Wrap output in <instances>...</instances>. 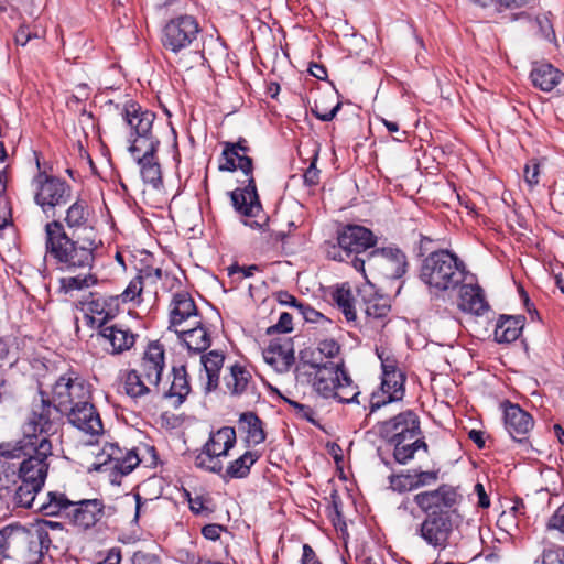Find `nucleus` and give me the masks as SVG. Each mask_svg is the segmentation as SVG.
<instances>
[{"label": "nucleus", "instance_id": "52", "mask_svg": "<svg viewBox=\"0 0 564 564\" xmlns=\"http://www.w3.org/2000/svg\"><path fill=\"white\" fill-rule=\"evenodd\" d=\"M292 315L283 312L281 313L276 324L267 329V334L272 335L275 333H289L293 329Z\"/></svg>", "mask_w": 564, "mask_h": 564}, {"label": "nucleus", "instance_id": "15", "mask_svg": "<svg viewBox=\"0 0 564 564\" xmlns=\"http://www.w3.org/2000/svg\"><path fill=\"white\" fill-rule=\"evenodd\" d=\"M64 223L68 237H86L99 239L98 231L94 225L93 210L84 199L75 200L65 212Z\"/></svg>", "mask_w": 564, "mask_h": 564}, {"label": "nucleus", "instance_id": "16", "mask_svg": "<svg viewBox=\"0 0 564 564\" xmlns=\"http://www.w3.org/2000/svg\"><path fill=\"white\" fill-rule=\"evenodd\" d=\"M380 433L390 444L416 437L417 434H422L419 416L410 410L399 413L382 423Z\"/></svg>", "mask_w": 564, "mask_h": 564}, {"label": "nucleus", "instance_id": "56", "mask_svg": "<svg viewBox=\"0 0 564 564\" xmlns=\"http://www.w3.org/2000/svg\"><path fill=\"white\" fill-rule=\"evenodd\" d=\"M340 350L339 344L335 339H324L318 344V351L327 358H334Z\"/></svg>", "mask_w": 564, "mask_h": 564}, {"label": "nucleus", "instance_id": "53", "mask_svg": "<svg viewBox=\"0 0 564 564\" xmlns=\"http://www.w3.org/2000/svg\"><path fill=\"white\" fill-rule=\"evenodd\" d=\"M33 39H40V35L26 24H21L14 34V42L19 46H25Z\"/></svg>", "mask_w": 564, "mask_h": 564}, {"label": "nucleus", "instance_id": "28", "mask_svg": "<svg viewBox=\"0 0 564 564\" xmlns=\"http://www.w3.org/2000/svg\"><path fill=\"white\" fill-rule=\"evenodd\" d=\"M563 78L564 74L549 63H534L530 72L533 86L546 93L558 86Z\"/></svg>", "mask_w": 564, "mask_h": 564}, {"label": "nucleus", "instance_id": "40", "mask_svg": "<svg viewBox=\"0 0 564 564\" xmlns=\"http://www.w3.org/2000/svg\"><path fill=\"white\" fill-rule=\"evenodd\" d=\"M259 455L247 451L243 455L231 462L226 469V477L231 479L245 478L249 475L251 467L258 460Z\"/></svg>", "mask_w": 564, "mask_h": 564}, {"label": "nucleus", "instance_id": "17", "mask_svg": "<svg viewBox=\"0 0 564 564\" xmlns=\"http://www.w3.org/2000/svg\"><path fill=\"white\" fill-rule=\"evenodd\" d=\"M102 455L107 459L99 464L97 469L113 470L119 476L130 474L141 462L135 449H123L117 444H107Z\"/></svg>", "mask_w": 564, "mask_h": 564}, {"label": "nucleus", "instance_id": "42", "mask_svg": "<svg viewBox=\"0 0 564 564\" xmlns=\"http://www.w3.org/2000/svg\"><path fill=\"white\" fill-rule=\"evenodd\" d=\"M340 380L344 383L343 389L337 388L335 391V394H333L330 398H334L338 402H341V403H351V402L358 403L357 398L359 395V391L357 390V387L352 386V380L347 375L346 371H344V373H341Z\"/></svg>", "mask_w": 564, "mask_h": 564}, {"label": "nucleus", "instance_id": "29", "mask_svg": "<svg viewBox=\"0 0 564 564\" xmlns=\"http://www.w3.org/2000/svg\"><path fill=\"white\" fill-rule=\"evenodd\" d=\"M362 310L369 323L373 326H383L391 310L390 299L379 294L364 295Z\"/></svg>", "mask_w": 564, "mask_h": 564}, {"label": "nucleus", "instance_id": "27", "mask_svg": "<svg viewBox=\"0 0 564 564\" xmlns=\"http://www.w3.org/2000/svg\"><path fill=\"white\" fill-rule=\"evenodd\" d=\"M458 307L463 312L475 315H482L489 310V304L485 300V294L479 285L464 284L459 285Z\"/></svg>", "mask_w": 564, "mask_h": 564}, {"label": "nucleus", "instance_id": "61", "mask_svg": "<svg viewBox=\"0 0 564 564\" xmlns=\"http://www.w3.org/2000/svg\"><path fill=\"white\" fill-rule=\"evenodd\" d=\"M288 402L291 406H293V409L296 411V414L300 417L305 419L306 421H308L311 423H315V419H314L315 412L310 405L302 404V403H299L296 401H291V400H289Z\"/></svg>", "mask_w": 564, "mask_h": 564}, {"label": "nucleus", "instance_id": "33", "mask_svg": "<svg viewBox=\"0 0 564 564\" xmlns=\"http://www.w3.org/2000/svg\"><path fill=\"white\" fill-rule=\"evenodd\" d=\"M177 337L186 345L187 349L194 352H202L210 346V336L202 322L195 323V326L187 330L175 329Z\"/></svg>", "mask_w": 564, "mask_h": 564}, {"label": "nucleus", "instance_id": "45", "mask_svg": "<svg viewBox=\"0 0 564 564\" xmlns=\"http://www.w3.org/2000/svg\"><path fill=\"white\" fill-rule=\"evenodd\" d=\"M142 290L143 283L141 281V278H138L137 275L130 281L126 290L121 294L112 296L111 301L116 302L117 306L119 307L120 301L122 303H128L134 301L137 297H140Z\"/></svg>", "mask_w": 564, "mask_h": 564}, {"label": "nucleus", "instance_id": "22", "mask_svg": "<svg viewBox=\"0 0 564 564\" xmlns=\"http://www.w3.org/2000/svg\"><path fill=\"white\" fill-rule=\"evenodd\" d=\"M99 336L105 345H109L107 350L113 355L121 354L131 349L135 343L137 335L129 328L121 325L100 324Z\"/></svg>", "mask_w": 564, "mask_h": 564}, {"label": "nucleus", "instance_id": "10", "mask_svg": "<svg viewBox=\"0 0 564 564\" xmlns=\"http://www.w3.org/2000/svg\"><path fill=\"white\" fill-rule=\"evenodd\" d=\"M365 265L372 273L384 279H400L406 271L405 254L398 248H378L366 254V258L354 257L352 267L365 271Z\"/></svg>", "mask_w": 564, "mask_h": 564}, {"label": "nucleus", "instance_id": "3", "mask_svg": "<svg viewBox=\"0 0 564 564\" xmlns=\"http://www.w3.org/2000/svg\"><path fill=\"white\" fill-rule=\"evenodd\" d=\"M249 150L247 141L242 138L234 143L227 142L223 150L219 170L228 172L240 170L248 177L245 188H236L230 192V199L235 210L241 216L256 218L254 220H243V224L250 228L260 229L267 225L268 218L262 215V205L252 175V159L247 155Z\"/></svg>", "mask_w": 564, "mask_h": 564}, {"label": "nucleus", "instance_id": "14", "mask_svg": "<svg viewBox=\"0 0 564 564\" xmlns=\"http://www.w3.org/2000/svg\"><path fill=\"white\" fill-rule=\"evenodd\" d=\"M202 29L195 17L182 14L171 19L162 31V45L173 54L188 48L198 37Z\"/></svg>", "mask_w": 564, "mask_h": 564}, {"label": "nucleus", "instance_id": "50", "mask_svg": "<svg viewBox=\"0 0 564 564\" xmlns=\"http://www.w3.org/2000/svg\"><path fill=\"white\" fill-rule=\"evenodd\" d=\"M377 356L381 361V368H382V377H388V375L402 372L400 369H398L397 360L386 354L384 350L376 349Z\"/></svg>", "mask_w": 564, "mask_h": 564}, {"label": "nucleus", "instance_id": "64", "mask_svg": "<svg viewBox=\"0 0 564 564\" xmlns=\"http://www.w3.org/2000/svg\"><path fill=\"white\" fill-rule=\"evenodd\" d=\"M301 564H322V562L318 560L315 551L308 544L303 545V554H302V558H301Z\"/></svg>", "mask_w": 564, "mask_h": 564}, {"label": "nucleus", "instance_id": "5", "mask_svg": "<svg viewBox=\"0 0 564 564\" xmlns=\"http://www.w3.org/2000/svg\"><path fill=\"white\" fill-rule=\"evenodd\" d=\"M42 508L44 516L62 517L80 532L95 528L105 517L102 500L94 498L73 501L58 491H50L48 502L42 505Z\"/></svg>", "mask_w": 564, "mask_h": 564}, {"label": "nucleus", "instance_id": "37", "mask_svg": "<svg viewBox=\"0 0 564 564\" xmlns=\"http://www.w3.org/2000/svg\"><path fill=\"white\" fill-rule=\"evenodd\" d=\"M126 393L132 399H139L153 391V384H149L142 373L137 369L128 370L123 377Z\"/></svg>", "mask_w": 564, "mask_h": 564}, {"label": "nucleus", "instance_id": "23", "mask_svg": "<svg viewBox=\"0 0 564 564\" xmlns=\"http://www.w3.org/2000/svg\"><path fill=\"white\" fill-rule=\"evenodd\" d=\"M533 424L532 416L518 404H509L505 408V426L516 442L521 443L527 440Z\"/></svg>", "mask_w": 564, "mask_h": 564}, {"label": "nucleus", "instance_id": "58", "mask_svg": "<svg viewBox=\"0 0 564 564\" xmlns=\"http://www.w3.org/2000/svg\"><path fill=\"white\" fill-rule=\"evenodd\" d=\"M132 564H162L159 555L145 551H137L132 555Z\"/></svg>", "mask_w": 564, "mask_h": 564}, {"label": "nucleus", "instance_id": "1", "mask_svg": "<svg viewBox=\"0 0 564 564\" xmlns=\"http://www.w3.org/2000/svg\"><path fill=\"white\" fill-rule=\"evenodd\" d=\"M101 245L100 239L68 237L61 220L45 225L46 256L54 260L57 270L69 274L59 280L65 293L89 289L98 283L93 268Z\"/></svg>", "mask_w": 564, "mask_h": 564}, {"label": "nucleus", "instance_id": "36", "mask_svg": "<svg viewBox=\"0 0 564 564\" xmlns=\"http://www.w3.org/2000/svg\"><path fill=\"white\" fill-rule=\"evenodd\" d=\"M191 392L187 372L184 366L173 368V381L164 398L173 399V406L178 408Z\"/></svg>", "mask_w": 564, "mask_h": 564}, {"label": "nucleus", "instance_id": "30", "mask_svg": "<svg viewBox=\"0 0 564 564\" xmlns=\"http://www.w3.org/2000/svg\"><path fill=\"white\" fill-rule=\"evenodd\" d=\"M192 316H197V307L188 293H176L173 296L170 308L169 329L180 326Z\"/></svg>", "mask_w": 564, "mask_h": 564}, {"label": "nucleus", "instance_id": "44", "mask_svg": "<svg viewBox=\"0 0 564 564\" xmlns=\"http://www.w3.org/2000/svg\"><path fill=\"white\" fill-rule=\"evenodd\" d=\"M389 485L393 491L403 494L415 490L413 473L408 470L398 475L389 476Z\"/></svg>", "mask_w": 564, "mask_h": 564}, {"label": "nucleus", "instance_id": "8", "mask_svg": "<svg viewBox=\"0 0 564 564\" xmlns=\"http://www.w3.org/2000/svg\"><path fill=\"white\" fill-rule=\"evenodd\" d=\"M39 395L40 399L33 401L31 413L23 426L24 438L21 443L31 444L44 437L50 440V436L57 432L58 422L64 414L46 391L40 390Z\"/></svg>", "mask_w": 564, "mask_h": 564}, {"label": "nucleus", "instance_id": "63", "mask_svg": "<svg viewBox=\"0 0 564 564\" xmlns=\"http://www.w3.org/2000/svg\"><path fill=\"white\" fill-rule=\"evenodd\" d=\"M303 178L307 186H314L319 182V170L316 167L315 162H312L306 169Z\"/></svg>", "mask_w": 564, "mask_h": 564}, {"label": "nucleus", "instance_id": "39", "mask_svg": "<svg viewBox=\"0 0 564 564\" xmlns=\"http://www.w3.org/2000/svg\"><path fill=\"white\" fill-rule=\"evenodd\" d=\"M224 361L225 356L219 350H212L202 356V364L207 375V391H212L217 388Z\"/></svg>", "mask_w": 564, "mask_h": 564}, {"label": "nucleus", "instance_id": "54", "mask_svg": "<svg viewBox=\"0 0 564 564\" xmlns=\"http://www.w3.org/2000/svg\"><path fill=\"white\" fill-rule=\"evenodd\" d=\"M542 564H564V547L544 549Z\"/></svg>", "mask_w": 564, "mask_h": 564}, {"label": "nucleus", "instance_id": "21", "mask_svg": "<svg viewBox=\"0 0 564 564\" xmlns=\"http://www.w3.org/2000/svg\"><path fill=\"white\" fill-rule=\"evenodd\" d=\"M164 366V346L159 341L150 343L142 357L141 370L139 371L149 384H153L154 389H158Z\"/></svg>", "mask_w": 564, "mask_h": 564}, {"label": "nucleus", "instance_id": "59", "mask_svg": "<svg viewBox=\"0 0 564 564\" xmlns=\"http://www.w3.org/2000/svg\"><path fill=\"white\" fill-rule=\"evenodd\" d=\"M138 278H141L142 283L154 284L162 278V270L160 268L145 267L140 270Z\"/></svg>", "mask_w": 564, "mask_h": 564}, {"label": "nucleus", "instance_id": "47", "mask_svg": "<svg viewBox=\"0 0 564 564\" xmlns=\"http://www.w3.org/2000/svg\"><path fill=\"white\" fill-rule=\"evenodd\" d=\"M541 161L538 159H531L524 166L523 175L524 182L530 188H533L539 184Z\"/></svg>", "mask_w": 564, "mask_h": 564}, {"label": "nucleus", "instance_id": "62", "mask_svg": "<svg viewBox=\"0 0 564 564\" xmlns=\"http://www.w3.org/2000/svg\"><path fill=\"white\" fill-rule=\"evenodd\" d=\"M223 530V525L217 523H210L203 527L202 534L207 540L217 541L220 538V533Z\"/></svg>", "mask_w": 564, "mask_h": 564}, {"label": "nucleus", "instance_id": "31", "mask_svg": "<svg viewBox=\"0 0 564 564\" xmlns=\"http://www.w3.org/2000/svg\"><path fill=\"white\" fill-rule=\"evenodd\" d=\"M238 430L245 434V442L248 446H257L265 441L263 422L251 411L240 414Z\"/></svg>", "mask_w": 564, "mask_h": 564}, {"label": "nucleus", "instance_id": "34", "mask_svg": "<svg viewBox=\"0 0 564 564\" xmlns=\"http://www.w3.org/2000/svg\"><path fill=\"white\" fill-rule=\"evenodd\" d=\"M236 444V431L231 426H224L212 433L208 442L204 445L212 454L219 457L226 456Z\"/></svg>", "mask_w": 564, "mask_h": 564}, {"label": "nucleus", "instance_id": "7", "mask_svg": "<svg viewBox=\"0 0 564 564\" xmlns=\"http://www.w3.org/2000/svg\"><path fill=\"white\" fill-rule=\"evenodd\" d=\"M52 455V444L46 437L41 438L40 442L28 443H2L0 444V456L6 458H21L23 459L19 468V478L23 482L32 484L35 486H44L48 464L47 457Z\"/></svg>", "mask_w": 564, "mask_h": 564}, {"label": "nucleus", "instance_id": "12", "mask_svg": "<svg viewBox=\"0 0 564 564\" xmlns=\"http://www.w3.org/2000/svg\"><path fill=\"white\" fill-rule=\"evenodd\" d=\"M375 245L376 237L371 230L359 225H347L338 232L337 246H332L327 256L336 261L352 263L354 257L361 258L360 254H367V250Z\"/></svg>", "mask_w": 564, "mask_h": 564}, {"label": "nucleus", "instance_id": "25", "mask_svg": "<svg viewBox=\"0 0 564 564\" xmlns=\"http://www.w3.org/2000/svg\"><path fill=\"white\" fill-rule=\"evenodd\" d=\"M263 358L278 371L288 370L295 360L293 345L290 339L271 340L263 350Z\"/></svg>", "mask_w": 564, "mask_h": 564}, {"label": "nucleus", "instance_id": "35", "mask_svg": "<svg viewBox=\"0 0 564 564\" xmlns=\"http://www.w3.org/2000/svg\"><path fill=\"white\" fill-rule=\"evenodd\" d=\"M391 445L393 446L394 459L402 465L408 464L419 449H423L425 453L429 451V446L422 434H417V436L413 438L399 440Z\"/></svg>", "mask_w": 564, "mask_h": 564}, {"label": "nucleus", "instance_id": "4", "mask_svg": "<svg viewBox=\"0 0 564 564\" xmlns=\"http://www.w3.org/2000/svg\"><path fill=\"white\" fill-rule=\"evenodd\" d=\"M4 533L11 557L36 564L55 541L63 540L66 530L61 522L41 520L30 528L20 524L7 525Z\"/></svg>", "mask_w": 564, "mask_h": 564}, {"label": "nucleus", "instance_id": "20", "mask_svg": "<svg viewBox=\"0 0 564 564\" xmlns=\"http://www.w3.org/2000/svg\"><path fill=\"white\" fill-rule=\"evenodd\" d=\"M65 414L74 426L87 434L99 435L102 432L100 416L89 399L84 400L78 406H73Z\"/></svg>", "mask_w": 564, "mask_h": 564}, {"label": "nucleus", "instance_id": "46", "mask_svg": "<svg viewBox=\"0 0 564 564\" xmlns=\"http://www.w3.org/2000/svg\"><path fill=\"white\" fill-rule=\"evenodd\" d=\"M471 2L481 7L494 6L497 10L502 11L505 9L514 10L530 6L535 0H470Z\"/></svg>", "mask_w": 564, "mask_h": 564}, {"label": "nucleus", "instance_id": "38", "mask_svg": "<svg viewBox=\"0 0 564 564\" xmlns=\"http://www.w3.org/2000/svg\"><path fill=\"white\" fill-rule=\"evenodd\" d=\"M523 324L519 317L501 316L495 328V339L498 343L514 341L522 330Z\"/></svg>", "mask_w": 564, "mask_h": 564}, {"label": "nucleus", "instance_id": "32", "mask_svg": "<svg viewBox=\"0 0 564 564\" xmlns=\"http://www.w3.org/2000/svg\"><path fill=\"white\" fill-rule=\"evenodd\" d=\"M43 487L35 486L32 484L21 481L20 486L17 488L13 497V501L18 507L34 509L43 513L42 505H46L48 502V492L45 498H37L39 492Z\"/></svg>", "mask_w": 564, "mask_h": 564}, {"label": "nucleus", "instance_id": "43", "mask_svg": "<svg viewBox=\"0 0 564 564\" xmlns=\"http://www.w3.org/2000/svg\"><path fill=\"white\" fill-rule=\"evenodd\" d=\"M195 466L215 474H219L223 470V463L218 455H214L207 447H203V451L195 457Z\"/></svg>", "mask_w": 564, "mask_h": 564}, {"label": "nucleus", "instance_id": "60", "mask_svg": "<svg viewBox=\"0 0 564 564\" xmlns=\"http://www.w3.org/2000/svg\"><path fill=\"white\" fill-rule=\"evenodd\" d=\"M296 311L302 318L310 323H316L318 319L324 318L322 313L303 303L301 305H296Z\"/></svg>", "mask_w": 564, "mask_h": 564}, {"label": "nucleus", "instance_id": "48", "mask_svg": "<svg viewBox=\"0 0 564 564\" xmlns=\"http://www.w3.org/2000/svg\"><path fill=\"white\" fill-rule=\"evenodd\" d=\"M106 306H107L106 299H96L89 303V310L91 313L98 314V315H104V319H102L104 324H106L105 323L106 321L113 318L119 310L117 305L115 306V308H106Z\"/></svg>", "mask_w": 564, "mask_h": 564}, {"label": "nucleus", "instance_id": "26", "mask_svg": "<svg viewBox=\"0 0 564 564\" xmlns=\"http://www.w3.org/2000/svg\"><path fill=\"white\" fill-rule=\"evenodd\" d=\"M225 384L231 395L256 394V381L251 372L243 366L235 364L224 377Z\"/></svg>", "mask_w": 564, "mask_h": 564}, {"label": "nucleus", "instance_id": "6", "mask_svg": "<svg viewBox=\"0 0 564 564\" xmlns=\"http://www.w3.org/2000/svg\"><path fill=\"white\" fill-rule=\"evenodd\" d=\"M420 279L431 291H453L465 281L466 267L448 250L434 251L422 261Z\"/></svg>", "mask_w": 564, "mask_h": 564}, {"label": "nucleus", "instance_id": "19", "mask_svg": "<svg viewBox=\"0 0 564 564\" xmlns=\"http://www.w3.org/2000/svg\"><path fill=\"white\" fill-rule=\"evenodd\" d=\"M313 367L316 369L313 387L319 395L330 398L337 388L343 389L344 383L340 380L345 371L343 362L328 361L323 365H313Z\"/></svg>", "mask_w": 564, "mask_h": 564}, {"label": "nucleus", "instance_id": "57", "mask_svg": "<svg viewBox=\"0 0 564 564\" xmlns=\"http://www.w3.org/2000/svg\"><path fill=\"white\" fill-rule=\"evenodd\" d=\"M341 107L340 102H337L330 110L323 109L317 102H315L312 112L322 121H330L335 118Z\"/></svg>", "mask_w": 564, "mask_h": 564}, {"label": "nucleus", "instance_id": "9", "mask_svg": "<svg viewBox=\"0 0 564 564\" xmlns=\"http://www.w3.org/2000/svg\"><path fill=\"white\" fill-rule=\"evenodd\" d=\"M115 108L130 129L129 138L131 145L129 151L132 155L141 153L142 148L147 147L151 141H159L152 134L153 123L156 118L153 111L142 108L132 99L115 104Z\"/></svg>", "mask_w": 564, "mask_h": 564}, {"label": "nucleus", "instance_id": "51", "mask_svg": "<svg viewBox=\"0 0 564 564\" xmlns=\"http://www.w3.org/2000/svg\"><path fill=\"white\" fill-rule=\"evenodd\" d=\"M210 499L204 496H195L188 499L189 509L195 514H209L213 509L209 507Z\"/></svg>", "mask_w": 564, "mask_h": 564}, {"label": "nucleus", "instance_id": "49", "mask_svg": "<svg viewBox=\"0 0 564 564\" xmlns=\"http://www.w3.org/2000/svg\"><path fill=\"white\" fill-rule=\"evenodd\" d=\"M415 490L435 484L438 479V470H413Z\"/></svg>", "mask_w": 564, "mask_h": 564}, {"label": "nucleus", "instance_id": "13", "mask_svg": "<svg viewBox=\"0 0 564 564\" xmlns=\"http://www.w3.org/2000/svg\"><path fill=\"white\" fill-rule=\"evenodd\" d=\"M50 399L58 410L66 413L73 406L82 404L84 400L90 399L89 386L77 372L67 371L52 386Z\"/></svg>", "mask_w": 564, "mask_h": 564}, {"label": "nucleus", "instance_id": "18", "mask_svg": "<svg viewBox=\"0 0 564 564\" xmlns=\"http://www.w3.org/2000/svg\"><path fill=\"white\" fill-rule=\"evenodd\" d=\"M405 375L403 372L388 375L382 377L380 391L373 392L370 398V413L376 412L381 406L401 401L404 397Z\"/></svg>", "mask_w": 564, "mask_h": 564}, {"label": "nucleus", "instance_id": "41", "mask_svg": "<svg viewBox=\"0 0 564 564\" xmlns=\"http://www.w3.org/2000/svg\"><path fill=\"white\" fill-rule=\"evenodd\" d=\"M333 299L335 303L337 304L338 308L344 314L345 318L348 322H355L357 318L356 310L354 306V296L349 289L346 288H338Z\"/></svg>", "mask_w": 564, "mask_h": 564}, {"label": "nucleus", "instance_id": "11", "mask_svg": "<svg viewBox=\"0 0 564 564\" xmlns=\"http://www.w3.org/2000/svg\"><path fill=\"white\" fill-rule=\"evenodd\" d=\"M36 165L40 169L39 159ZM32 185L34 202L45 214L58 206L66 205L73 196V187L69 183L58 176L47 174L45 171L39 170L33 177Z\"/></svg>", "mask_w": 564, "mask_h": 564}, {"label": "nucleus", "instance_id": "55", "mask_svg": "<svg viewBox=\"0 0 564 564\" xmlns=\"http://www.w3.org/2000/svg\"><path fill=\"white\" fill-rule=\"evenodd\" d=\"M546 527L549 530H558L564 535V503L555 510Z\"/></svg>", "mask_w": 564, "mask_h": 564}, {"label": "nucleus", "instance_id": "24", "mask_svg": "<svg viewBox=\"0 0 564 564\" xmlns=\"http://www.w3.org/2000/svg\"><path fill=\"white\" fill-rule=\"evenodd\" d=\"M159 144L160 141H151L142 148V155H139L140 153L133 155L140 166L142 180L154 188H158L162 183L161 166L155 158Z\"/></svg>", "mask_w": 564, "mask_h": 564}, {"label": "nucleus", "instance_id": "2", "mask_svg": "<svg viewBox=\"0 0 564 564\" xmlns=\"http://www.w3.org/2000/svg\"><path fill=\"white\" fill-rule=\"evenodd\" d=\"M457 488L443 484L438 488L421 491L413 501L426 516L416 529V534L434 550H445L454 531L452 514L462 501Z\"/></svg>", "mask_w": 564, "mask_h": 564}]
</instances>
